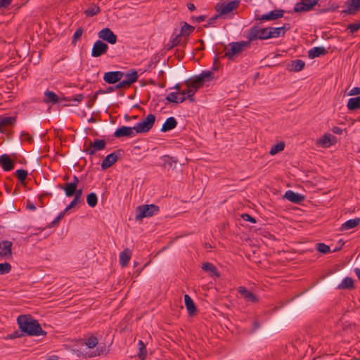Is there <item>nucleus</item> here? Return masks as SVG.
Returning a JSON list of instances; mask_svg holds the SVG:
<instances>
[{"label": "nucleus", "instance_id": "nucleus-1", "mask_svg": "<svg viewBox=\"0 0 360 360\" xmlns=\"http://www.w3.org/2000/svg\"><path fill=\"white\" fill-rule=\"evenodd\" d=\"M20 330L25 335L39 336L45 335L38 321L34 319L30 315H20L17 319Z\"/></svg>", "mask_w": 360, "mask_h": 360}, {"label": "nucleus", "instance_id": "nucleus-2", "mask_svg": "<svg viewBox=\"0 0 360 360\" xmlns=\"http://www.w3.org/2000/svg\"><path fill=\"white\" fill-rule=\"evenodd\" d=\"M268 32L269 27L264 28L259 25H254L248 31L247 39H248L249 43L257 39H268Z\"/></svg>", "mask_w": 360, "mask_h": 360}, {"label": "nucleus", "instance_id": "nucleus-3", "mask_svg": "<svg viewBox=\"0 0 360 360\" xmlns=\"http://www.w3.org/2000/svg\"><path fill=\"white\" fill-rule=\"evenodd\" d=\"M159 212V207L154 205H143L136 208V220H141L145 217H150Z\"/></svg>", "mask_w": 360, "mask_h": 360}, {"label": "nucleus", "instance_id": "nucleus-4", "mask_svg": "<svg viewBox=\"0 0 360 360\" xmlns=\"http://www.w3.org/2000/svg\"><path fill=\"white\" fill-rule=\"evenodd\" d=\"M248 45L249 41L231 42L229 44L230 48L225 49L224 56L229 60H233L234 57L240 54Z\"/></svg>", "mask_w": 360, "mask_h": 360}, {"label": "nucleus", "instance_id": "nucleus-5", "mask_svg": "<svg viewBox=\"0 0 360 360\" xmlns=\"http://www.w3.org/2000/svg\"><path fill=\"white\" fill-rule=\"evenodd\" d=\"M155 122V116L148 114L145 119L138 122L134 127L136 133H146L150 131Z\"/></svg>", "mask_w": 360, "mask_h": 360}, {"label": "nucleus", "instance_id": "nucleus-6", "mask_svg": "<svg viewBox=\"0 0 360 360\" xmlns=\"http://www.w3.org/2000/svg\"><path fill=\"white\" fill-rule=\"evenodd\" d=\"M240 4L239 0H233L227 4L223 3L221 4H217L216 5V11L220 13L221 15L226 14L229 12L236 9Z\"/></svg>", "mask_w": 360, "mask_h": 360}, {"label": "nucleus", "instance_id": "nucleus-7", "mask_svg": "<svg viewBox=\"0 0 360 360\" xmlns=\"http://www.w3.org/2000/svg\"><path fill=\"white\" fill-rule=\"evenodd\" d=\"M337 142V138L329 134H325L322 137L316 140V145L322 148H329L331 146H333Z\"/></svg>", "mask_w": 360, "mask_h": 360}, {"label": "nucleus", "instance_id": "nucleus-8", "mask_svg": "<svg viewBox=\"0 0 360 360\" xmlns=\"http://www.w3.org/2000/svg\"><path fill=\"white\" fill-rule=\"evenodd\" d=\"M98 36L100 39L110 44H115L117 42V35L108 27L100 30L98 33Z\"/></svg>", "mask_w": 360, "mask_h": 360}, {"label": "nucleus", "instance_id": "nucleus-9", "mask_svg": "<svg viewBox=\"0 0 360 360\" xmlns=\"http://www.w3.org/2000/svg\"><path fill=\"white\" fill-rule=\"evenodd\" d=\"M108 49L107 44L101 40H97L93 45L91 50V56L94 58L100 57L105 54Z\"/></svg>", "mask_w": 360, "mask_h": 360}, {"label": "nucleus", "instance_id": "nucleus-10", "mask_svg": "<svg viewBox=\"0 0 360 360\" xmlns=\"http://www.w3.org/2000/svg\"><path fill=\"white\" fill-rule=\"evenodd\" d=\"M122 153V150H117L109 155H108L101 163L102 169L105 170L110 167L118 160L119 156Z\"/></svg>", "mask_w": 360, "mask_h": 360}, {"label": "nucleus", "instance_id": "nucleus-11", "mask_svg": "<svg viewBox=\"0 0 360 360\" xmlns=\"http://www.w3.org/2000/svg\"><path fill=\"white\" fill-rule=\"evenodd\" d=\"M106 146V142L103 139H95L94 142L90 143L89 148H85L84 151L90 155H94L96 151L103 150Z\"/></svg>", "mask_w": 360, "mask_h": 360}, {"label": "nucleus", "instance_id": "nucleus-12", "mask_svg": "<svg viewBox=\"0 0 360 360\" xmlns=\"http://www.w3.org/2000/svg\"><path fill=\"white\" fill-rule=\"evenodd\" d=\"M123 77L124 72L122 71H110L104 74L103 80L108 84H113L120 82Z\"/></svg>", "mask_w": 360, "mask_h": 360}, {"label": "nucleus", "instance_id": "nucleus-13", "mask_svg": "<svg viewBox=\"0 0 360 360\" xmlns=\"http://www.w3.org/2000/svg\"><path fill=\"white\" fill-rule=\"evenodd\" d=\"M319 0H302L295 5L294 11L295 12L309 11L318 3Z\"/></svg>", "mask_w": 360, "mask_h": 360}, {"label": "nucleus", "instance_id": "nucleus-14", "mask_svg": "<svg viewBox=\"0 0 360 360\" xmlns=\"http://www.w3.org/2000/svg\"><path fill=\"white\" fill-rule=\"evenodd\" d=\"M136 134L135 127H130L123 126L116 129L114 133V136L117 138L134 137Z\"/></svg>", "mask_w": 360, "mask_h": 360}, {"label": "nucleus", "instance_id": "nucleus-15", "mask_svg": "<svg viewBox=\"0 0 360 360\" xmlns=\"http://www.w3.org/2000/svg\"><path fill=\"white\" fill-rule=\"evenodd\" d=\"M290 29L289 24H284L279 27H269L268 36L269 39L276 38L280 36L283 37L285 32Z\"/></svg>", "mask_w": 360, "mask_h": 360}, {"label": "nucleus", "instance_id": "nucleus-16", "mask_svg": "<svg viewBox=\"0 0 360 360\" xmlns=\"http://www.w3.org/2000/svg\"><path fill=\"white\" fill-rule=\"evenodd\" d=\"M238 292L243 296L247 301L252 303H257L259 301L257 296L253 292H250L248 288L243 286H240L238 288Z\"/></svg>", "mask_w": 360, "mask_h": 360}, {"label": "nucleus", "instance_id": "nucleus-17", "mask_svg": "<svg viewBox=\"0 0 360 360\" xmlns=\"http://www.w3.org/2000/svg\"><path fill=\"white\" fill-rule=\"evenodd\" d=\"M284 11L282 9H276L269 12L268 13L262 15L260 18H256L261 20H274L281 18L283 16Z\"/></svg>", "mask_w": 360, "mask_h": 360}, {"label": "nucleus", "instance_id": "nucleus-18", "mask_svg": "<svg viewBox=\"0 0 360 360\" xmlns=\"http://www.w3.org/2000/svg\"><path fill=\"white\" fill-rule=\"evenodd\" d=\"M347 8L342 11V13L354 15L360 8V0H347Z\"/></svg>", "mask_w": 360, "mask_h": 360}, {"label": "nucleus", "instance_id": "nucleus-19", "mask_svg": "<svg viewBox=\"0 0 360 360\" xmlns=\"http://www.w3.org/2000/svg\"><path fill=\"white\" fill-rule=\"evenodd\" d=\"M12 242L9 240H4L0 243V256L5 258H9L12 255L11 248Z\"/></svg>", "mask_w": 360, "mask_h": 360}, {"label": "nucleus", "instance_id": "nucleus-20", "mask_svg": "<svg viewBox=\"0 0 360 360\" xmlns=\"http://www.w3.org/2000/svg\"><path fill=\"white\" fill-rule=\"evenodd\" d=\"M0 165L2 169L6 172L11 171L14 167L13 162L9 155L6 154H4L0 157Z\"/></svg>", "mask_w": 360, "mask_h": 360}, {"label": "nucleus", "instance_id": "nucleus-21", "mask_svg": "<svg viewBox=\"0 0 360 360\" xmlns=\"http://www.w3.org/2000/svg\"><path fill=\"white\" fill-rule=\"evenodd\" d=\"M305 63L301 59H296L292 60L290 63L288 64L287 70L290 72H300L304 69Z\"/></svg>", "mask_w": 360, "mask_h": 360}, {"label": "nucleus", "instance_id": "nucleus-22", "mask_svg": "<svg viewBox=\"0 0 360 360\" xmlns=\"http://www.w3.org/2000/svg\"><path fill=\"white\" fill-rule=\"evenodd\" d=\"M205 83V80L199 75L187 79L185 82L186 85L188 87H192L198 90L200 87L202 86Z\"/></svg>", "mask_w": 360, "mask_h": 360}, {"label": "nucleus", "instance_id": "nucleus-23", "mask_svg": "<svg viewBox=\"0 0 360 360\" xmlns=\"http://www.w3.org/2000/svg\"><path fill=\"white\" fill-rule=\"evenodd\" d=\"M284 198L294 203H300L304 199V195L295 193L291 190H288L285 192Z\"/></svg>", "mask_w": 360, "mask_h": 360}, {"label": "nucleus", "instance_id": "nucleus-24", "mask_svg": "<svg viewBox=\"0 0 360 360\" xmlns=\"http://www.w3.org/2000/svg\"><path fill=\"white\" fill-rule=\"evenodd\" d=\"M58 187L63 189L65 191L66 196L72 197L74 194H75L76 188L77 186L71 182L66 183L64 185L58 184Z\"/></svg>", "mask_w": 360, "mask_h": 360}, {"label": "nucleus", "instance_id": "nucleus-25", "mask_svg": "<svg viewBox=\"0 0 360 360\" xmlns=\"http://www.w3.org/2000/svg\"><path fill=\"white\" fill-rule=\"evenodd\" d=\"M328 51L323 46L314 47L308 51V56L311 59H314L320 56H324Z\"/></svg>", "mask_w": 360, "mask_h": 360}, {"label": "nucleus", "instance_id": "nucleus-26", "mask_svg": "<svg viewBox=\"0 0 360 360\" xmlns=\"http://www.w3.org/2000/svg\"><path fill=\"white\" fill-rule=\"evenodd\" d=\"M177 122L174 117H168L161 127V131L166 132L174 129Z\"/></svg>", "mask_w": 360, "mask_h": 360}, {"label": "nucleus", "instance_id": "nucleus-27", "mask_svg": "<svg viewBox=\"0 0 360 360\" xmlns=\"http://www.w3.org/2000/svg\"><path fill=\"white\" fill-rule=\"evenodd\" d=\"M131 257V251L129 248L124 249L120 254V264L122 266H125L129 263Z\"/></svg>", "mask_w": 360, "mask_h": 360}, {"label": "nucleus", "instance_id": "nucleus-28", "mask_svg": "<svg viewBox=\"0 0 360 360\" xmlns=\"http://www.w3.org/2000/svg\"><path fill=\"white\" fill-rule=\"evenodd\" d=\"M184 302L189 315L194 314L196 312V307L192 298L188 295H184Z\"/></svg>", "mask_w": 360, "mask_h": 360}, {"label": "nucleus", "instance_id": "nucleus-29", "mask_svg": "<svg viewBox=\"0 0 360 360\" xmlns=\"http://www.w3.org/2000/svg\"><path fill=\"white\" fill-rule=\"evenodd\" d=\"M360 223V218L349 219L342 224L340 230L347 231L357 226Z\"/></svg>", "mask_w": 360, "mask_h": 360}, {"label": "nucleus", "instance_id": "nucleus-30", "mask_svg": "<svg viewBox=\"0 0 360 360\" xmlns=\"http://www.w3.org/2000/svg\"><path fill=\"white\" fill-rule=\"evenodd\" d=\"M338 289L352 290L354 288V281L351 277L345 278L342 282L338 285Z\"/></svg>", "mask_w": 360, "mask_h": 360}, {"label": "nucleus", "instance_id": "nucleus-31", "mask_svg": "<svg viewBox=\"0 0 360 360\" xmlns=\"http://www.w3.org/2000/svg\"><path fill=\"white\" fill-rule=\"evenodd\" d=\"M202 268L203 270L210 272L212 276H215L217 278L220 276L217 267L210 262L204 263Z\"/></svg>", "mask_w": 360, "mask_h": 360}, {"label": "nucleus", "instance_id": "nucleus-32", "mask_svg": "<svg viewBox=\"0 0 360 360\" xmlns=\"http://www.w3.org/2000/svg\"><path fill=\"white\" fill-rule=\"evenodd\" d=\"M347 107L349 110L360 109V96L349 98Z\"/></svg>", "mask_w": 360, "mask_h": 360}, {"label": "nucleus", "instance_id": "nucleus-33", "mask_svg": "<svg viewBox=\"0 0 360 360\" xmlns=\"http://www.w3.org/2000/svg\"><path fill=\"white\" fill-rule=\"evenodd\" d=\"M178 95H179L178 92H172L166 96V99L169 102L175 103H182L184 101H186V97H184V96L178 97Z\"/></svg>", "mask_w": 360, "mask_h": 360}, {"label": "nucleus", "instance_id": "nucleus-34", "mask_svg": "<svg viewBox=\"0 0 360 360\" xmlns=\"http://www.w3.org/2000/svg\"><path fill=\"white\" fill-rule=\"evenodd\" d=\"M45 98L44 99V102L46 103H56L58 101V96L54 92L51 91H46L44 93Z\"/></svg>", "mask_w": 360, "mask_h": 360}, {"label": "nucleus", "instance_id": "nucleus-35", "mask_svg": "<svg viewBox=\"0 0 360 360\" xmlns=\"http://www.w3.org/2000/svg\"><path fill=\"white\" fill-rule=\"evenodd\" d=\"M124 76L125 77V80L128 82L129 85L136 82L139 77L137 72L134 70H131L126 74L124 73Z\"/></svg>", "mask_w": 360, "mask_h": 360}, {"label": "nucleus", "instance_id": "nucleus-36", "mask_svg": "<svg viewBox=\"0 0 360 360\" xmlns=\"http://www.w3.org/2000/svg\"><path fill=\"white\" fill-rule=\"evenodd\" d=\"M16 120L15 117H2L0 116V131L4 126L13 125Z\"/></svg>", "mask_w": 360, "mask_h": 360}, {"label": "nucleus", "instance_id": "nucleus-37", "mask_svg": "<svg viewBox=\"0 0 360 360\" xmlns=\"http://www.w3.org/2000/svg\"><path fill=\"white\" fill-rule=\"evenodd\" d=\"M194 30L195 27L193 26L190 25L187 22H184L181 26V32L179 34L181 36H188L194 31Z\"/></svg>", "mask_w": 360, "mask_h": 360}, {"label": "nucleus", "instance_id": "nucleus-38", "mask_svg": "<svg viewBox=\"0 0 360 360\" xmlns=\"http://www.w3.org/2000/svg\"><path fill=\"white\" fill-rule=\"evenodd\" d=\"M138 345H139V352L138 353V356L141 360H143L146 359V357L147 356V350H146V345L142 340H139Z\"/></svg>", "mask_w": 360, "mask_h": 360}, {"label": "nucleus", "instance_id": "nucleus-39", "mask_svg": "<svg viewBox=\"0 0 360 360\" xmlns=\"http://www.w3.org/2000/svg\"><path fill=\"white\" fill-rule=\"evenodd\" d=\"M86 202L89 206L94 207L97 205L98 198L95 193H89L86 197Z\"/></svg>", "mask_w": 360, "mask_h": 360}, {"label": "nucleus", "instance_id": "nucleus-40", "mask_svg": "<svg viewBox=\"0 0 360 360\" xmlns=\"http://www.w3.org/2000/svg\"><path fill=\"white\" fill-rule=\"evenodd\" d=\"M285 143L283 142H280L273 146L269 151V154L271 155H274L276 153L284 150Z\"/></svg>", "mask_w": 360, "mask_h": 360}, {"label": "nucleus", "instance_id": "nucleus-41", "mask_svg": "<svg viewBox=\"0 0 360 360\" xmlns=\"http://www.w3.org/2000/svg\"><path fill=\"white\" fill-rule=\"evenodd\" d=\"M100 8L98 6L94 5L92 7L89 8L84 11L86 16H94L100 12Z\"/></svg>", "mask_w": 360, "mask_h": 360}, {"label": "nucleus", "instance_id": "nucleus-42", "mask_svg": "<svg viewBox=\"0 0 360 360\" xmlns=\"http://www.w3.org/2000/svg\"><path fill=\"white\" fill-rule=\"evenodd\" d=\"M11 265L8 262L0 264V275L8 274L11 270Z\"/></svg>", "mask_w": 360, "mask_h": 360}, {"label": "nucleus", "instance_id": "nucleus-43", "mask_svg": "<svg viewBox=\"0 0 360 360\" xmlns=\"http://www.w3.org/2000/svg\"><path fill=\"white\" fill-rule=\"evenodd\" d=\"M15 174L20 182H23L27 176V171L25 169H18L15 172Z\"/></svg>", "mask_w": 360, "mask_h": 360}, {"label": "nucleus", "instance_id": "nucleus-44", "mask_svg": "<svg viewBox=\"0 0 360 360\" xmlns=\"http://www.w3.org/2000/svg\"><path fill=\"white\" fill-rule=\"evenodd\" d=\"M347 29L349 30L352 34L356 32L360 29V20L349 24L347 26Z\"/></svg>", "mask_w": 360, "mask_h": 360}, {"label": "nucleus", "instance_id": "nucleus-45", "mask_svg": "<svg viewBox=\"0 0 360 360\" xmlns=\"http://www.w3.org/2000/svg\"><path fill=\"white\" fill-rule=\"evenodd\" d=\"M317 250L321 253L327 254L330 252V247L324 243H317Z\"/></svg>", "mask_w": 360, "mask_h": 360}, {"label": "nucleus", "instance_id": "nucleus-46", "mask_svg": "<svg viewBox=\"0 0 360 360\" xmlns=\"http://www.w3.org/2000/svg\"><path fill=\"white\" fill-rule=\"evenodd\" d=\"M65 212H66L63 210V212L59 213V214L56 217V219L52 222H51L47 227H52L58 225L60 221L64 217Z\"/></svg>", "mask_w": 360, "mask_h": 360}, {"label": "nucleus", "instance_id": "nucleus-47", "mask_svg": "<svg viewBox=\"0 0 360 360\" xmlns=\"http://www.w3.org/2000/svg\"><path fill=\"white\" fill-rule=\"evenodd\" d=\"M83 32H84L83 29L81 27H79L78 29L76 30V31L74 33L73 37H72V44H75L77 41L80 39V37H82V35L83 34Z\"/></svg>", "mask_w": 360, "mask_h": 360}, {"label": "nucleus", "instance_id": "nucleus-48", "mask_svg": "<svg viewBox=\"0 0 360 360\" xmlns=\"http://www.w3.org/2000/svg\"><path fill=\"white\" fill-rule=\"evenodd\" d=\"M85 344L89 348H94L98 344V340L96 337L91 336L87 339Z\"/></svg>", "mask_w": 360, "mask_h": 360}, {"label": "nucleus", "instance_id": "nucleus-49", "mask_svg": "<svg viewBox=\"0 0 360 360\" xmlns=\"http://www.w3.org/2000/svg\"><path fill=\"white\" fill-rule=\"evenodd\" d=\"M24 335H25L24 333H22L21 330L20 331L15 330V331L13 332L12 333L8 334L6 337V339L13 340V339L21 338Z\"/></svg>", "mask_w": 360, "mask_h": 360}, {"label": "nucleus", "instance_id": "nucleus-50", "mask_svg": "<svg viewBox=\"0 0 360 360\" xmlns=\"http://www.w3.org/2000/svg\"><path fill=\"white\" fill-rule=\"evenodd\" d=\"M200 76L205 81H210L213 78V73L211 71H203Z\"/></svg>", "mask_w": 360, "mask_h": 360}, {"label": "nucleus", "instance_id": "nucleus-51", "mask_svg": "<svg viewBox=\"0 0 360 360\" xmlns=\"http://www.w3.org/2000/svg\"><path fill=\"white\" fill-rule=\"evenodd\" d=\"M186 91V94H187V98H188L191 101H194L193 96L196 92V89H193L192 87H188L187 90Z\"/></svg>", "mask_w": 360, "mask_h": 360}, {"label": "nucleus", "instance_id": "nucleus-52", "mask_svg": "<svg viewBox=\"0 0 360 360\" xmlns=\"http://www.w3.org/2000/svg\"><path fill=\"white\" fill-rule=\"evenodd\" d=\"M20 137L23 141H27L30 143L33 141L32 137L27 132L25 131H22L21 133Z\"/></svg>", "mask_w": 360, "mask_h": 360}, {"label": "nucleus", "instance_id": "nucleus-53", "mask_svg": "<svg viewBox=\"0 0 360 360\" xmlns=\"http://www.w3.org/2000/svg\"><path fill=\"white\" fill-rule=\"evenodd\" d=\"M131 85L127 82V80L123 79L122 81H120V82L116 84V88L118 89H122V88H127L129 87Z\"/></svg>", "mask_w": 360, "mask_h": 360}, {"label": "nucleus", "instance_id": "nucleus-54", "mask_svg": "<svg viewBox=\"0 0 360 360\" xmlns=\"http://www.w3.org/2000/svg\"><path fill=\"white\" fill-rule=\"evenodd\" d=\"M241 217L245 221H250V222H252V223H255L256 222V219L254 217H252V216H250L249 214H247V213L243 214L241 215Z\"/></svg>", "mask_w": 360, "mask_h": 360}, {"label": "nucleus", "instance_id": "nucleus-55", "mask_svg": "<svg viewBox=\"0 0 360 360\" xmlns=\"http://www.w3.org/2000/svg\"><path fill=\"white\" fill-rule=\"evenodd\" d=\"M80 202V200H78V198H74V199L72 200V201L70 202V204L69 205H68L66 207V208L64 210L65 212H67L69 210H70L71 208L74 207L77 203Z\"/></svg>", "mask_w": 360, "mask_h": 360}, {"label": "nucleus", "instance_id": "nucleus-56", "mask_svg": "<svg viewBox=\"0 0 360 360\" xmlns=\"http://www.w3.org/2000/svg\"><path fill=\"white\" fill-rule=\"evenodd\" d=\"M221 16L220 13H219V14L216 15L215 16H213L212 18H210L207 23V25H205V27H209L210 26H211L212 24L214 23L215 20L219 18Z\"/></svg>", "mask_w": 360, "mask_h": 360}, {"label": "nucleus", "instance_id": "nucleus-57", "mask_svg": "<svg viewBox=\"0 0 360 360\" xmlns=\"http://www.w3.org/2000/svg\"><path fill=\"white\" fill-rule=\"evenodd\" d=\"M116 89H117V88H116V85L113 86H109L105 91H97L96 94V96L97 94H108V93H110V92L114 91Z\"/></svg>", "mask_w": 360, "mask_h": 360}, {"label": "nucleus", "instance_id": "nucleus-58", "mask_svg": "<svg viewBox=\"0 0 360 360\" xmlns=\"http://www.w3.org/2000/svg\"><path fill=\"white\" fill-rule=\"evenodd\" d=\"M180 37L181 35L178 34L171 40V48L177 46L180 43Z\"/></svg>", "mask_w": 360, "mask_h": 360}, {"label": "nucleus", "instance_id": "nucleus-59", "mask_svg": "<svg viewBox=\"0 0 360 360\" xmlns=\"http://www.w3.org/2000/svg\"><path fill=\"white\" fill-rule=\"evenodd\" d=\"M360 94V87L356 86L352 88L348 93L349 96H354Z\"/></svg>", "mask_w": 360, "mask_h": 360}, {"label": "nucleus", "instance_id": "nucleus-60", "mask_svg": "<svg viewBox=\"0 0 360 360\" xmlns=\"http://www.w3.org/2000/svg\"><path fill=\"white\" fill-rule=\"evenodd\" d=\"M12 2V0H0V8H7Z\"/></svg>", "mask_w": 360, "mask_h": 360}, {"label": "nucleus", "instance_id": "nucleus-61", "mask_svg": "<svg viewBox=\"0 0 360 360\" xmlns=\"http://www.w3.org/2000/svg\"><path fill=\"white\" fill-rule=\"evenodd\" d=\"M82 195V188L77 189V188L75 194L73 195L74 198H78V200H81Z\"/></svg>", "mask_w": 360, "mask_h": 360}, {"label": "nucleus", "instance_id": "nucleus-62", "mask_svg": "<svg viewBox=\"0 0 360 360\" xmlns=\"http://www.w3.org/2000/svg\"><path fill=\"white\" fill-rule=\"evenodd\" d=\"M84 96L82 94H77L75 95V96L72 98V101H77V102H81L84 99Z\"/></svg>", "mask_w": 360, "mask_h": 360}, {"label": "nucleus", "instance_id": "nucleus-63", "mask_svg": "<svg viewBox=\"0 0 360 360\" xmlns=\"http://www.w3.org/2000/svg\"><path fill=\"white\" fill-rule=\"evenodd\" d=\"M332 131L336 134H341L342 133V129L339 127H333Z\"/></svg>", "mask_w": 360, "mask_h": 360}, {"label": "nucleus", "instance_id": "nucleus-64", "mask_svg": "<svg viewBox=\"0 0 360 360\" xmlns=\"http://www.w3.org/2000/svg\"><path fill=\"white\" fill-rule=\"evenodd\" d=\"M206 18L205 15H200L195 18H193V20H195L197 22H201L204 21Z\"/></svg>", "mask_w": 360, "mask_h": 360}]
</instances>
